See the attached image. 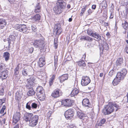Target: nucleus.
I'll list each match as a JSON object with an SVG mask.
<instances>
[{
    "mask_svg": "<svg viewBox=\"0 0 128 128\" xmlns=\"http://www.w3.org/2000/svg\"><path fill=\"white\" fill-rule=\"evenodd\" d=\"M44 41L42 40H36L33 43L34 47L38 48H42L44 46Z\"/></svg>",
    "mask_w": 128,
    "mask_h": 128,
    "instance_id": "7",
    "label": "nucleus"
},
{
    "mask_svg": "<svg viewBox=\"0 0 128 128\" xmlns=\"http://www.w3.org/2000/svg\"><path fill=\"white\" fill-rule=\"evenodd\" d=\"M101 5L104 8H105L107 6V5L106 2V1H104L101 3Z\"/></svg>",
    "mask_w": 128,
    "mask_h": 128,
    "instance_id": "42",
    "label": "nucleus"
},
{
    "mask_svg": "<svg viewBox=\"0 0 128 128\" xmlns=\"http://www.w3.org/2000/svg\"><path fill=\"white\" fill-rule=\"evenodd\" d=\"M74 113V110L70 108L66 111L64 116L66 118L71 119L73 118Z\"/></svg>",
    "mask_w": 128,
    "mask_h": 128,
    "instance_id": "5",
    "label": "nucleus"
},
{
    "mask_svg": "<svg viewBox=\"0 0 128 128\" xmlns=\"http://www.w3.org/2000/svg\"><path fill=\"white\" fill-rule=\"evenodd\" d=\"M66 126L68 128H72L74 126L73 124L69 125L68 124H67Z\"/></svg>",
    "mask_w": 128,
    "mask_h": 128,
    "instance_id": "51",
    "label": "nucleus"
},
{
    "mask_svg": "<svg viewBox=\"0 0 128 128\" xmlns=\"http://www.w3.org/2000/svg\"><path fill=\"white\" fill-rule=\"evenodd\" d=\"M29 89V90L27 93L28 96H32L34 95L35 94V92L32 88H30Z\"/></svg>",
    "mask_w": 128,
    "mask_h": 128,
    "instance_id": "25",
    "label": "nucleus"
},
{
    "mask_svg": "<svg viewBox=\"0 0 128 128\" xmlns=\"http://www.w3.org/2000/svg\"><path fill=\"white\" fill-rule=\"evenodd\" d=\"M30 105H31V102H28L26 104V108L29 110H32L31 106H30Z\"/></svg>",
    "mask_w": 128,
    "mask_h": 128,
    "instance_id": "37",
    "label": "nucleus"
},
{
    "mask_svg": "<svg viewBox=\"0 0 128 128\" xmlns=\"http://www.w3.org/2000/svg\"><path fill=\"white\" fill-rule=\"evenodd\" d=\"M114 109L110 103L106 105L103 110V112L105 115L109 114L113 112Z\"/></svg>",
    "mask_w": 128,
    "mask_h": 128,
    "instance_id": "3",
    "label": "nucleus"
},
{
    "mask_svg": "<svg viewBox=\"0 0 128 128\" xmlns=\"http://www.w3.org/2000/svg\"><path fill=\"white\" fill-rule=\"evenodd\" d=\"M42 92H37L36 94L38 98L42 95Z\"/></svg>",
    "mask_w": 128,
    "mask_h": 128,
    "instance_id": "53",
    "label": "nucleus"
},
{
    "mask_svg": "<svg viewBox=\"0 0 128 128\" xmlns=\"http://www.w3.org/2000/svg\"><path fill=\"white\" fill-rule=\"evenodd\" d=\"M36 78V76L33 75L26 80L25 83L27 88H32V86L34 85Z\"/></svg>",
    "mask_w": 128,
    "mask_h": 128,
    "instance_id": "2",
    "label": "nucleus"
},
{
    "mask_svg": "<svg viewBox=\"0 0 128 128\" xmlns=\"http://www.w3.org/2000/svg\"><path fill=\"white\" fill-rule=\"evenodd\" d=\"M96 5H93L92 6V9L95 10L96 7Z\"/></svg>",
    "mask_w": 128,
    "mask_h": 128,
    "instance_id": "62",
    "label": "nucleus"
},
{
    "mask_svg": "<svg viewBox=\"0 0 128 128\" xmlns=\"http://www.w3.org/2000/svg\"><path fill=\"white\" fill-rule=\"evenodd\" d=\"M16 28L18 30L24 33H26L27 29L26 26L24 24H17L16 25Z\"/></svg>",
    "mask_w": 128,
    "mask_h": 128,
    "instance_id": "9",
    "label": "nucleus"
},
{
    "mask_svg": "<svg viewBox=\"0 0 128 128\" xmlns=\"http://www.w3.org/2000/svg\"><path fill=\"white\" fill-rule=\"evenodd\" d=\"M90 82L89 78L87 76L83 77L82 80L81 84L82 86H86L88 85Z\"/></svg>",
    "mask_w": 128,
    "mask_h": 128,
    "instance_id": "10",
    "label": "nucleus"
},
{
    "mask_svg": "<svg viewBox=\"0 0 128 128\" xmlns=\"http://www.w3.org/2000/svg\"><path fill=\"white\" fill-rule=\"evenodd\" d=\"M62 105L64 106L70 107L73 105L74 104V101L70 99H66L62 100L61 102Z\"/></svg>",
    "mask_w": 128,
    "mask_h": 128,
    "instance_id": "4",
    "label": "nucleus"
},
{
    "mask_svg": "<svg viewBox=\"0 0 128 128\" xmlns=\"http://www.w3.org/2000/svg\"><path fill=\"white\" fill-rule=\"evenodd\" d=\"M86 10V6L84 7L83 8H82L81 10V11L80 13V16H82V14Z\"/></svg>",
    "mask_w": 128,
    "mask_h": 128,
    "instance_id": "48",
    "label": "nucleus"
},
{
    "mask_svg": "<svg viewBox=\"0 0 128 128\" xmlns=\"http://www.w3.org/2000/svg\"><path fill=\"white\" fill-rule=\"evenodd\" d=\"M94 32L90 30H87V34H88L92 36Z\"/></svg>",
    "mask_w": 128,
    "mask_h": 128,
    "instance_id": "41",
    "label": "nucleus"
},
{
    "mask_svg": "<svg viewBox=\"0 0 128 128\" xmlns=\"http://www.w3.org/2000/svg\"><path fill=\"white\" fill-rule=\"evenodd\" d=\"M19 68L20 67H19V65H18L14 69V71H18V70L19 69Z\"/></svg>",
    "mask_w": 128,
    "mask_h": 128,
    "instance_id": "54",
    "label": "nucleus"
},
{
    "mask_svg": "<svg viewBox=\"0 0 128 128\" xmlns=\"http://www.w3.org/2000/svg\"><path fill=\"white\" fill-rule=\"evenodd\" d=\"M3 57L4 58L6 61H7L8 60L10 57V54L8 52H4Z\"/></svg>",
    "mask_w": 128,
    "mask_h": 128,
    "instance_id": "30",
    "label": "nucleus"
},
{
    "mask_svg": "<svg viewBox=\"0 0 128 128\" xmlns=\"http://www.w3.org/2000/svg\"><path fill=\"white\" fill-rule=\"evenodd\" d=\"M38 117L37 115L33 116L31 119L30 120L29 125L32 127L35 126L38 123Z\"/></svg>",
    "mask_w": 128,
    "mask_h": 128,
    "instance_id": "6",
    "label": "nucleus"
},
{
    "mask_svg": "<svg viewBox=\"0 0 128 128\" xmlns=\"http://www.w3.org/2000/svg\"><path fill=\"white\" fill-rule=\"evenodd\" d=\"M58 56L57 55H56L54 56V66H55V70L56 68L57 65V62L58 61Z\"/></svg>",
    "mask_w": 128,
    "mask_h": 128,
    "instance_id": "34",
    "label": "nucleus"
},
{
    "mask_svg": "<svg viewBox=\"0 0 128 128\" xmlns=\"http://www.w3.org/2000/svg\"><path fill=\"white\" fill-rule=\"evenodd\" d=\"M127 73V70L126 69H123L120 72L117 73L116 77L113 80L112 83L114 86L116 85L121 80L123 79Z\"/></svg>",
    "mask_w": 128,
    "mask_h": 128,
    "instance_id": "1",
    "label": "nucleus"
},
{
    "mask_svg": "<svg viewBox=\"0 0 128 128\" xmlns=\"http://www.w3.org/2000/svg\"><path fill=\"white\" fill-rule=\"evenodd\" d=\"M34 50L33 48H30L28 50L29 52L30 53H32Z\"/></svg>",
    "mask_w": 128,
    "mask_h": 128,
    "instance_id": "52",
    "label": "nucleus"
},
{
    "mask_svg": "<svg viewBox=\"0 0 128 128\" xmlns=\"http://www.w3.org/2000/svg\"><path fill=\"white\" fill-rule=\"evenodd\" d=\"M53 81L52 80H50L49 82V84L50 86H51L52 84Z\"/></svg>",
    "mask_w": 128,
    "mask_h": 128,
    "instance_id": "61",
    "label": "nucleus"
},
{
    "mask_svg": "<svg viewBox=\"0 0 128 128\" xmlns=\"http://www.w3.org/2000/svg\"><path fill=\"white\" fill-rule=\"evenodd\" d=\"M61 26L60 23H58L55 24L54 29V33L58 35L60 34L62 30Z\"/></svg>",
    "mask_w": 128,
    "mask_h": 128,
    "instance_id": "8",
    "label": "nucleus"
},
{
    "mask_svg": "<svg viewBox=\"0 0 128 128\" xmlns=\"http://www.w3.org/2000/svg\"><path fill=\"white\" fill-rule=\"evenodd\" d=\"M123 64V60L122 58H119L117 60L116 64V66L118 68L120 67Z\"/></svg>",
    "mask_w": 128,
    "mask_h": 128,
    "instance_id": "20",
    "label": "nucleus"
},
{
    "mask_svg": "<svg viewBox=\"0 0 128 128\" xmlns=\"http://www.w3.org/2000/svg\"><path fill=\"white\" fill-rule=\"evenodd\" d=\"M86 36H82L80 38V40H86Z\"/></svg>",
    "mask_w": 128,
    "mask_h": 128,
    "instance_id": "55",
    "label": "nucleus"
},
{
    "mask_svg": "<svg viewBox=\"0 0 128 128\" xmlns=\"http://www.w3.org/2000/svg\"><path fill=\"white\" fill-rule=\"evenodd\" d=\"M40 11V7L39 3H38L35 7L34 12L35 13H38Z\"/></svg>",
    "mask_w": 128,
    "mask_h": 128,
    "instance_id": "28",
    "label": "nucleus"
},
{
    "mask_svg": "<svg viewBox=\"0 0 128 128\" xmlns=\"http://www.w3.org/2000/svg\"><path fill=\"white\" fill-rule=\"evenodd\" d=\"M38 63L40 67H42L45 64L44 58L42 57L40 58L38 62Z\"/></svg>",
    "mask_w": 128,
    "mask_h": 128,
    "instance_id": "17",
    "label": "nucleus"
},
{
    "mask_svg": "<svg viewBox=\"0 0 128 128\" xmlns=\"http://www.w3.org/2000/svg\"><path fill=\"white\" fill-rule=\"evenodd\" d=\"M110 103L112 104V105L113 106V107L114 106L116 108V110L117 111L119 108V106L115 102H112Z\"/></svg>",
    "mask_w": 128,
    "mask_h": 128,
    "instance_id": "39",
    "label": "nucleus"
},
{
    "mask_svg": "<svg viewBox=\"0 0 128 128\" xmlns=\"http://www.w3.org/2000/svg\"><path fill=\"white\" fill-rule=\"evenodd\" d=\"M6 21L3 18H0V29H3L6 25Z\"/></svg>",
    "mask_w": 128,
    "mask_h": 128,
    "instance_id": "16",
    "label": "nucleus"
},
{
    "mask_svg": "<svg viewBox=\"0 0 128 128\" xmlns=\"http://www.w3.org/2000/svg\"><path fill=\"white\" fill-rule=\"evenodd\" d=\"M4 65L3 64H0V72L4 71Z\"/></svg>",
    "mask_w": 128,
    "mask_h": 128,
    "instance_id": "45",
    "label": "nucleus"
},
{
    "mask_svg": "<svg viewBox=\"0 0 128 128\" xmlns=\"http://www.w3.org/2000/svg\"><path fill=\"white\" fill-rule=\"evenodd\" d=\"M21 98V96L19 94V93H16V99L17 100H19Z\"/></svg>",
    "mask_w": 128,
    "mask_h": 128,
    "instance_id": "47",
    "label": "nucleus"
},
{
    "mask_svg": "<svg viewBox=\"0 0 128 128\" xmlns=\"http://www.w3.org/2000/svg\"><path fill=\"white\" fill-rule=\"evenodd\" d=\"M26 71V69L23 70H22V74L23 76H28V74Z\"/></svg>",
    "mask_w": 128,
    "mask_h": 128,
    "instance_id": "44",
    "label": "nucleus"
},
{
    "mask_svg": "<svg viewBox=\"0 0 128 128\" xmlns=\"http://www.w3.org/2000/svg\"><path fill=\"white\" fill-rule=\"evenodd\" d=\"M102 47L103 49L102 50V52L104 50H108L109 49L108 46V44L106 42H104V44L102 46Z\"/></svg>",
    "mask_w": 128,
    "mask_h": 128,
    "instance_id": "35",
    "label": "nucleus"
},
{
    "mask_svg": "<svg viewBox=\"0 0 128 128\" xmlns=\"http://www.w3.org/2000/svg\"><path fill=\"white\" fill-rule=\"evenodd\" d=\"M36 90L37 92H42V91H43V92H44L43 88L42 87L40 86H38Z\"/></svg>",
    "mask_w": 128,
    "mask_h": 128,
    "instance_id": "38",
    "label": "nucleus"
},
{
    "mask_svg": "<svg viewBox=\"0 0 128 128\" xmlns=\"http://www.w3.org/2000/svg\"><path fill=\"white\" fill-rule=\"evenodd\" d=\"M78 65L80 67L83 68L86 66V64L84 60H82L81 61L78 62Z\"/></svg>",
    "mask_w": 128,
    "mask_h": 128,
    "instance_id": "31",
    "label": "nucleus"
},
{
    "mask_svg": "<svg viewBox=\"0 0 128 128\" xmlns=\"http://www.w3.org/2000/svg\"><path fill=\"white\" fill-rule=\"evenodd\" d=\"M20 112H17L14 114L13 116V122L16 124L20 120Z\"/></svg>",
    "mask_w": 128,
    "mask_h": 128,
    "instance_id": "11",
    "label": "nucleus"
},
{
    "mask_svg": "<svg viewBox=\"0 0 128 128\" xmlns=\"http://www.w3.org/2000/svg\"><path fill=\"white\" fill-rule=\"evenodd\" d=\"M82 103L83 106L84 107H90L91 106L89 100L87 98L84 99L82 100Z\"/></svg>",
    "mask_w": 128,
    "mask_h": 128,
    "instance_id": "18",
    "label": "nucleus"
},
{
    "mask_svg": "<svg viewBox=\"0 0 128 128\" xmlns=\"http://www.w3.org/2000/svg\"><path fill=\"white\" fill-rule=\"evenodd\" d=\"M45 95L44 92L42 91V94L38 98L40 100H44L45 98Z\"/></svg>",
    "mask_w": 128,
    "mask_h": 128,
    "instance_id": "36",
    "label": "nucleus"
},
{
    "mask_svg": "<svg viewBox=\"0 0 128 128\" xmlns=\"http://www.w3.org/2000/svg\"><path fill=\"white\" fill-rule=\"evenodd\" d=\"M126 52L128 54V45H126V47L125 48Z\"/></svg>",
    "mask_w": 128,
    "mask_h": 128,
    "instance_id": "59",
    "label": "nucleus"
},
{
    "mask_svg": "<svg viewBox=\"0 0 128 128\" xmlns=\"http://www.w3.org/2000/svg\"><path fill=\"white\" fill-rule=\"evenodd\" d=\"M6 108V106H4L2 108V109L0 110V113L1 114H2L4 112V111Z\"/></svg>",
    "mask_w": 128,
    "mask_h": 128,
    "instance_id": "49",
    "label": "nucleus"
},
{
    "mask_svg": "<svg viewBox=\"0 0 128 128\" xmlns=\"http://www.w3.org/2000/svg\"><path fill=\"white\" fill-rule=\"evenodd\" d=\"M116 72L114 70H111L108 73V76L110 77L114 76L115 75Z\"/></svg>",
    "mask_w": 128,
    "mask_h": 128,
    "instance_id": "33",
    "label": "nucleus"
},
{
    "mask_svg": "<svg viewBox=\"0 0 128 128\" xmlns=\"http://www.w3.org/2000/svg\"><path fill=\"white\" fill-rule=\"evenodd\" d=\"M4 102H3L2 99H0V107L1 106Z\"/></svg>",
    "mask_w": 128,
    "mask_h": 128,
    "instance_id": "57",
    "label": "nucleus"
},
{
    "mask_svg": "<svg viewBox=\"0 0 128 128\" xmlns=\"http://www.w3.org/2000/svg\"><path fill=\"white\" fill-rule=\"evenodd\" d=\"M53 10L55 13L57 14H60L62 13L63 10L58 5L56 4Z\"/></svg>",
    "mask_w": 128,
    "mask_h": 128,
    "instance_id": "14",
    "label": "nucleus"
},
{
    "mask_svg": "<svg viewBox=\"0 0 128 128\" xmlns=\"http://www.w3.org/2000/svg\"><path fill=\"white\" fill-rule=\"evenodd\" d=\"M32 30H33L34 32H35L36 31V26L34 25H32Z\"/></svg>",
    "mask_w": 128,
    "mask_h": 128,
    "instance_id": "50",
    "label": "nucleus"
},
{
    "mask_svg": "<svg viewBox=\"0 0 128 128\" xmlns=\"http://www.w3.org/2000/svg\"><path fill=\"white\" fill-rule=\"evenodd\" d=\"M106 121V120L104 119H102L100 120V122L98 124L99 126H101Z\"/></svg>",
    "mask_w": 128,
    "mask_h": 128,
    "instance_id": "40",
    "label": "nucleus"
},
{
    "mask_svg": "<svg viewBox=\"0 0 128 128\" xmlns=\"http://www.w3.org/2000/svg\"><path fill=\"white\" fill-rule=\"evenodd\" d=\"M4 89L2 88L0 92V95H3L4 94Z\"/></svg>",
    "mask_w": 128,
    "mask_h": 128,
    "instance_id": "56",
    "label": "nucleus"
},
{
    "mask_svg": "<svg viewBox=\"0 0 128 128\" xmlns=\"http://www.w3.org/2000/svg\"><path fill=\"white\" fill-rule=\"evenodd\" d=\"M68 74H63L59 77V79L60 82H62L68 78Z\"/></svg>",
    "mask_w": 128,
    "mask_h": 128,
    "instance_id": "19",
    "label": "nucleus"
},
{
    "mask_svg": "<svg viewBox=\"0 0 128 128\" xmlns=\"http://www.w3.org/2000/svg\"><path fill=\"white\" fill-rule=\"evenodd\" d=\"M14 74L15 75H17L19 73V71H14Z\"/></svg>",
    "mask_w": 128,
    "mask_h": 128,
    "instance_id": "63",
    "label": "nucleus"
},
{
    "mask_svg": "<svg viewBox=\"0 0 128 128\" xmlns=\"http://www.w3.org/2000/svg\"><path fill=\"white\" fill-rule=\"evenodd\" d=\"M92 10L90 9H89L88 10V12L89 14H91L92 13Z\"/></svg>",
    "mask_w": 128,
    "mask_h": 128,
    "instance_id": "60",
    "label": "nucleus"
},
{
    "mask_svg": "<svg viewBox=\"0 0 128 128\" xmlns=\"http://www.w3.org/2000/svg\"><path fill=\"white\" fill-rule=\"evenodd\" d=\"M33 116V114L32 113H25L23 117L24 120L26 122H29L30 120Z\"/></svg>",
    "mask_w": 128,
    "mask_h": 128,
    "instance_id": "12",
    "label": "nucleus"
},
{
    "mask_svg": "<svg viewBox=\"0 0 128 128\" xmlns=\"http://www.w3.org/2000/svg\"><path fill=\"white\" fill-rule=\"evenodd\" d=\"M56 4L59 6L63 9L65 8L66 5V3L63 0H58Z\"/></svg>",
    "mask_w": 128,
    "mask_h": 128,
    "instance_id": "13",
    "label": "nucleus"
},
{
    "mask_svg": "<svg viewBox=\"0 0 128 128\" xmlns=\"http://www.w3.org/2000/svg\"><path fill=\"white\" fill-rule=\"evenodd\" d=\"M79 92L77 88H74L72 92L71 93V96H74L75 95H76Z\"/></svg>",
    "mask_w": 128,
    "mask_h": 128,
    "instance_id": "27",
    "label": "nucleus"
},
{
    "mask_svg": "<svg viewBox=\"0 0 128 128\" xmlns=\"http://www.w3.org/2000/svg\"><path fill=\"white\" fill-rule=\"evenodd\" d=\"M32 109H36L37 107V105L34 103H31Z\"/></svg>",
    "mask_w": 128,
    "mask_h": 128,
    "instance_id": "43",
    "label": "nucleus"
},
{
    "mask_svg": "<svg viewBox=\"0 0 128 128\" xmlns=\"http://www.w3.org/2000/svg\"><path fill=\"white\" fill-rule=\"evenodd\" d=\"M122 26L126 30L128 29V24L127 22L126 21H124L123 22Z\"/></svg>",
    "mask_w": 128,
    "mask_h": 128,
    "instance_id": "32",
    "label": "nucleus"
},
{
    "mask_svg": "<svg viewBox=\"0 0 128 128\" xmlns=\"http://www.w3.org/2000/svg\"><path fill=\"white\" fill-rule=\"evenodd\" d=\"M40 18V16L39 14H36L32 17V19L34 22H38Z\"/></svg>",
    "mask_w": 128,
    "mask_h": 128,
    "instance_id": "23",
    "label": "nucleus"
},
{
    "mask_svg": "<svg viewBox=\"0 0 128 128\" xmlns=\"http://www.w3.org/2000/svg\"><path fill=\"white\" fill-rule=\"evenodd\" d=\"M26 69L29 76L33 74V69L32 67H30Z\"/></svg>",
    "mask_w": 128,
    "mask_h": 128,
    "instance_id": "24",
    "label": "nucleus"
},
{
    "mask_svg": "<svg viewBox=\"0 0 128 128\" xmlns=\"http://www.w3.org/2000/svg\"><path fill=\"white\" fill-rule=\"evenodd\" d=\"M60 92L59 90H54L52 94V96L54 98H57L60 96Z\"/></svg>",
    "mask_w": 128,
    "mask_h": 128,
    "instance_id": "21",
    "label": "nucleus"
},
{
    "mask_svg": "<svg viewBox=\"0 0 128 128\" xmlns=\"http://www.w3.org/2000/svg\"><path fill=\"white\" fill-rule=\"evenodd\" d=\"M92 37L96 38L98 41L101 40L102 37L98 33L95 32L94 33Z\"/></svg>",
    "mask_w": 128,
    "mask_h": 128,
    "instance_id": "22",
    "label": "nucleus"
},
{
    "mask_svg": "<svg viewBox=\"0 0 128 128\" xmlns=\"http://www.w3.org/2000/svg\"><path fill=\"white\" fill-rule=\"evenodd\" d=\"M55 78V75H53L51 77V78L50 79V80H54Z\"/></svg>",
    "mask_w": 128,
    "mask_h": 128,
    "instance_id": "58",
    "label": "nucleus"
},
{
    "mask_svg": "<svg viewBox=\"0 0 128 128\" xmlns=\"http://www.w3.org/2000/svg\"><path fill=\"white\" fill-rule=\"evenodd\" d=\"M77 116L80 119H82L83 117L85 116L86 115L82 112H77Z\"/></svg>",
    "mask_w": 128,
    "mask_h": 128,
    "instance_id": "29",
    "label": "nucleus"
},
{
    "mask_svg": "<svg viewBox=\"0 0 128 128\" xmlns=\"http://www.w3.org/2000/svg\"><path fill=\"white\" fill-rule=\"evenodd\" d=\"M8 46L9 47L10 46L11 41H12L15 39V37L13 35H10L9 36V38H8Z\"/></svg>",
    "mask_w": 128,
    "mask_h": 128,
    "instance_id": "26",
    "label": "nucleus"
},
{
    "mask_svg": "<svg viewBox=\"0 0 128 128\" xmlns=\"http://www.w3.org/2000/svg\"><path fill=\"white\" fill-rule=\"evenodd\" d=\"M8 71L5 70L0 72V77L3 79H5L8 76Z\"/></svg>",
    "mask_w": 128,
    "mask_h": 128,
    "instance_id": "15",
    "label": "nucleus"
},
{
    "mask_svg": "<svg viewBox=\"0 0 128 128\" xmlns=\"http://www.w3.org/2000/svg\"><path fill=\"white\" fill-rule=\"evenodd\" d=\"M106 35L108 37H110V33L109 32H108L106 34Z\"/></svg>",
    "mask_w": 128,
    "mask_h": 128,
    "instance_id": "64",
    "label": "nucleus"
},
{
    "mask_svg": "<svg viewBox=\"0 0 128 128\" xmlns=\"http://www.w3.org/2000/svg\"><path fill=\"white\" fill-rule=\"evenodd\" d=\"M93 39L92 38L88 36H86V40L90 42L92 41Z\"/></svg>",
    "mask_w": 128,
    "mask_h": 128,
    "instance_id": "46",
    "label": "nucleus"
}]
</instances>
